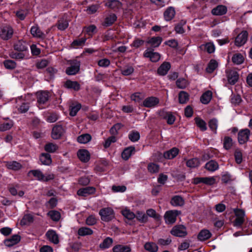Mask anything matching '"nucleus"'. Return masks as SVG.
Listing matches in <instances>:
<instances>
[{
  "label": "nucleus",
  "instance_id": "1",
  "mask_svg": "<svg viewBox=\"0 0 252 252\" xmlns=\"http://www.w3.org/2000/svg\"><path fill=\"white\" fill-rule=\"evenodd\" d=\"M31 175H33L36 179L43 182H47L54 178V175L53 174H48L44 175L40 170H32L28 173V175L30 176Z\"/></svg>",
  "mask_w": 252,
  "mask_h": 252
},
{
  "label": "nucleus",
  "instance_id": "2",
  "mask_svg": "<svg viewBox=\"0 0 252 252\" xmlns=\"http://www.w3.org/2000/svg\"><path fill=\"white\" fill-rule=\"evenodd\" d=\"M102 220L109 221L115 218V213L113 209L111 207H106L101 209L99 212Z\"/></svg>",
  "mask_w": 252,
  "mask_h": 252
},
{
  "label": "nucleus",
  "instance_id": "3",
  "mask_svg": "<svg viewBox=\"0 0 252 252\" xmlns=\"http://www.w3.org/2000/svg\"><path fill=\"white\" fill-rule=\"evenodd\" d=\"M70 66L66 69V73L69 75H73L77 73L80 70V62L77 60L68 61Z\"/></svg>",
  "mask_w": 252,
  "mask_h": 252
},
{
  "label": "nucleus",
  "instance_id": "4",
  "mask_svg": "<svg viewBox=\"0 0 252 252\" xmlns=\"http://www.w3.org/2000/svg\"><path fill=\"white\" fill-rule=\"evenodd\" d=\"M234 213L236 217L234 221V225L236 227H239L244 222V218L245 216V211L241 209L236 208L233 210Z\"/></svg>",
  "mask_w": 252,
  "mask_h": 252
},
{
  "label": "nucleus",
  "instance_id": "5",
  "mask_svg": "<svg viewBox=\"0 0 252 252\" xmlns=\"http://www.w3.org/2000/svg\"><path fill=\"white\" fill-rule=\"evenodd\" d=\"M159 103V99L155 96L147 97L140 104V106L147 108H154L158 105Z\"/></svg>",
  "mask_w": 252,
  "mask_h": 252
},
{
  "label": "nucleus",
  "instance_id": "6",
  "mask_svg": "<svg viewBox=\"0 0 252 252\" xmlns=\"http://www.w3.org/2000/svg\"><path fill=\"white\" fill-rule=\"evenodd\" d=\"M13 34V30L11 27L5 26L0 28V37L1 39L7 40L11 38Z\"/></svg>",
  "mask_w": 252,
  "mask_h": 252
},
{
  "label": "nucleus",
  "instance_id": "7",
  "mask_svg": "<svg viewBox=\"0 0 252 252\" xmlns=\"http://www.w3.org/2000/svg\"><path fill=\"white\" fill-rule=\"evenodd\" d=\"M181 214L180 211L177 210H170L167 211L164 215L165 222L172 224L176 221L177 217Z\"/></svg>",
  "mask_w": 252,
  "mask_h": 252
},
{
  "label": "nucleus",
  "instance_id": "8",
  "mask_svg": "<svg viewBox=\"0 0 252 252\" xmlns=\"http://www.w3.org/2000/svg\"><path fill=\"white\" fill-rule=\"evenodd\" d=\"M250 130L248 128L240 130L238 133V140L240 144H244L249 139Z\"/></svg>",
  "mask_w": 252,
  "mask_h": 252
},
{
  "label": "nucleus",
  "instance_id": "9",
  "mask_svg": "<svg viewBox=\"0 0 252 252\" xmlns=\"http://www.w3.org/2000/svg\"><path fill=\"white\" fill-rule=\"evenodd\" d=\"M171 233L177 237H184L187 235L186 228L183 225H176L171 230Z\"/></svg>",
  "mask_w": 252,
  "mask_h": 252
},
{
  "label": "nucleus",
  "instance_id": "10",
  "mask_svg": "<svg viewBox=\"0 0 252 252\" xmlns=\"http://www.w3.org/2000/svg\"><path fill=\"white\" fill-rule=\"evenodd\" d=\"M248 33L247 31H242L235 38V44L237 46L243 45L248 39Z\"/></svg>",
  "mask_w": 252,
  "mask_h": 252
},
{
  "label": "nucleus",
  "instance_id": "11",
  "mask_svg": "<svg viewBox=\"0 0 252 252\" xmlns=\"http://www.w3.org/2000/svg\"><path fill=\"white\" fill-rule=\"evenodd\" d=\"M228 83L231 85L235 84L239 78L238 72L233 70H228L226 71Z\"/></svg>",
  "mask_w": 252,
  "mask_h": 252
},
{
  "label": "nucleus",
  "instance_id": "12",
  "mask_svg": "<svg viewBox=\"0 0 252 252\" xmlns=\"http://www.w3.org/2000/svg\"><path fill=\"white\" fill-rule=\"evenodd\" d=\"M64 130L61 126H56L52 129L51 136L54 139H59L63 134Z\"/></svg>",
  "mask_w": 252,
  "mask_h": 252
},
{
  "label": "nucleus",
  "instance_id": "13",
  "mask_svg": "<svg viewBox=\"0 0 252 252\" xmlns=\"http://www.w3.org/2000/svg\"><path fill=\"white\" fill-rule=\"evenodd\" d=\"M105 5L114 10H117L122 8V3L117 0H108L105 1Z\"/></svg>",
  "mask_w": 252,
  "mask_h": 252
},
{
  "label": "nucleus",
  "instance_id": "14",
  "mask_svg": "<svg viewBox=\"0 0 252 252\" xmlns=\"http://www.w3.org/2000/svg\"><path fill=\"white\" fill-rule=\"evenodd\" d=\"M37 102L39 105L45 104L49 99V93L46 91H41L37 93Z\"/></svg>",
  "mask_w": 252,
  "mask_h": 252
},
{
  "label": "nucleus",
  "instance_id": "15",
  "mask_svg": "<svg viewBox=\"0 0 252 252\" xmlns=\"http://www.w3.org/2000/svg\"><path fill=\"white\" fill-rule=\"evenodd\" d=\"M77 156L79 159L84 162H88L90 158L89 151L85 149H80L77 152Z\"/></svg>",
  "mask_w": 252,
  "mask_h": 252
},
{
  "label": "nucleus",
  "instance_id": "16",
  "mask_svg": "<svg viewBox=\"0 0 252 252\" xmlns=\"http://www.w3.org/2000/svg\"><path fill=\"white\" fill-rule=\"evenodd\" d=\"M144 56L148 58L153 62H157L160 59V55L157 52H154L150 50H147L144 53Z\"/></svg>",
  "mask_w": 252,
  "mask_h": 252
},
{
  "label": "nucleus",
  "instance_id": "17",
  "mask_svg": "<svg viewBox=\"0 0 252 252\" xmlns=\"http://www.w3.org/2000/svg\"><path fill=\"white\" fill-rule=\"evenodd\" d=\"M95 189L94 187H88L79 189L77 194L80 196H86L88 195L94 193Z\"/></svg>",
  "mask_w": 252,
  "mask_h": 252
},
{
  "label": "nucleus",
  "instance_id": "18",
  "mask_svg": "<svg viewBox=\"0 0 252 252\" xmlns=\"http://www.w3.org/2000/svg\"><path fill=\"white\" fill-rule=\"evenodd\" d=\"M20 240V237L18 235H14L11 237L4 241V245L8 247H12L17 244Z\"/></svg>",
  "mask_w": 252,
  "mask_h": 252
},
{
  "label": "nucleus",
  "instance_id": "19",
  "mask_svg": "<svg viewBox=\"0 0 252 252\" xmlns=\"http://www.w3.org/2000/svg\"><path fill=\"white\" fill-rule=\"evenodd\" d=\"M179 152V150L178 148H173L171 149L164 152L163 154V157L166 159H173L178 155Z\"/></svg>",
  "mask_w": 252,
  "mask_h": 252
},
{
  "label": "nucleus",
  "instance_id": "20",
  "mask_svg": "<svg viewBox=\"0 0 252 252\" xmlns=\"http://www.w3.org/2000/svg\"><path fill=\"white\" fill-rule=\"evenodd\" d=\"M64 87L68 89H72L75 91H78L80 88V85L77 81L69 80L65 82Z\"/></svg>",
  "mask_w": 252,
  "mask_h": 252
},
{
  "label": "nucleus",
  "instance_id": "21",
  "mask_svg": "<svg viewBox=\"0 0 252 252\" xmlns=\"http://www.w3.org/2000/svg\"><path fill=\"white\" fill-rule=\"evenodd\" d=\"M46 236L51 242L56 244L59 243V237L55 231L52 230H48L46 233Z\"/></svg>",
  "mask_w": 252,
  "mask_h": 252
},
{
  "label": "nucleus",
  "instance_id": "22",
  "mask_svg": "<svg viewBox=\"0 0 252 252\" xmlns=\"http://www.w3.org/2000/svg\"><path fill=\"white\" fill-rule=\"evenodd\" d=\"M227 12V8L222 5H219L213 8L212 13L214 15L220 16L225 14Z\"/></svg>",
  "mask_w": 252,
  "mask_h": 252
},
{
  "label": "nucleus",
  "instance_id": "23",
  "mask_svg": "<svg viewBox=\"0 0 252 252\" xmlns=\"http://www.w3.org/2000/svg\"><path fill=\"white\" fill-rule=\"evenodd\" d=\"M175 10L173 7H169L164 12V17L166 21L171 20L175 16Z\"/></svg>",
  "mask_w": 252,
  "mask_h": 252
},
{
  "label": "nucleus",
  "instance_id": "24",
  "mask_svg": "<svg viewBox=\"0 0 252 252\" xmlns=\"http://www.w3.org/2000/svg\"><path fill=\"white\" fill-rule=\"evenodd\" d=\"M31 33L33 37L43 38L45 37V34L37 26H32L31 29Z\"/></svg>",
  "mask_w": 252,
  "mask_h": 252
},
{
  "label": "nucleus",
  "instance_id": "25",
  "mask_svg": "<svg viewBox=\"0 0 252 252\" xmlns=\"http://www.w3.org/2000/svg\"><path fill=\"white\" fill-rule=\"evenodd\" d=\"M170 67L171 66L169 63H163L158 69V74L160 75H166L170 68Z\"/></svg>",
  "mask_w": 252,
  "mask_h": 252
},
{
  "label": "nucleus",
  "instance_id": "26",
  "mask_svg": "<svg viewBox=\"0 0 252 252\" xmlns=\"http://www.w3.org/2000/svg\"><path fill=\"white\" fill-rule=\"evenodd\" d=\"M135 152V148L130 146L126 148L122 154V157L125 160H127Z\"/></svg>",
  "mask_w": 252,
  "mask_h": 252
},
{
  "label": "nucleus",
  "instance_id": "27",
  "mask_svg": "<svg viewBox=\"0 0 252 252\" xmlns=\"http://www.w3.org/2000/svg\"><path fill=\"white\" fill-rule=\"evenodd\" d=\"M14 49L19 51H26L28 49V44L23 40H19L15 44Z\"/></svg>",
  "mask_w": 252,
  "mask_h": 252
},
{
  "label": "nucleus",
  "instance_id": "28",
  "mask_svg": "<svg viewBox=\"0 0 252 252\" xmlns=\"http://www.w3.org/2000/svg\"><path fill=\"white\" fill-rule=\"evenodd\" d=\"M212 98V92L207 91L204 93L200 97L201 102L204 104H208Z\"/></svg>",
  "mask_w": 252,
  "mask_h": 252
},
{
  "label": "nucleus",
  "instance_id": "29",
  "mask_svg": "<svg viewBox=\"0 0 252 252\" xmlns=\"http://www.w3.org/2000/svg\"><path fill=\"white\" fill-rule=\"evenodd\" d=\"M219 165L218 163L214 160H211L205 164V168L211 172H214L219 169Z\"/></svg>",
  "mask_w": 252,
  "mask_h": 252
},
{
  "label": "nucleus",
  "instance_id": "30",
  "mask_svg": "<svg viewBox=\"0 0 252 252\" xmlns=\"http://www.w3.org/2000/svg\"><path fill=\"white\" fill-rule=\"evenodd\" d=\"M211 235L212 234L208 230L203 229L199 233L198 239L201 241H204L209 239Z\"/></svg>",
  "mask_w": 252,
  "mask_h": 252
},
{
  "label": "nucleus",
  "instance_id": "31",
  "mask_svg": "<svg viewBox=\"0 0 252 252\" xmlns=\"http://www.w3.org/2000/svg\"><path fill=\"white\" fill-rule=\"evenodd\" d=\"M121 213L125 218L129 220L133 219L136 217L135 214L127 207L123 208L121 210Z\"/></svg>",
  "mask_w": 252,
  "mask_h": 252
},
{
  "label": "nucleus",
  "instance_id": "32",
  "mask_svg": "<svg viewBox=\"0 0 252 252\" xmlns=\"http://www.w3.org/2000/svg\"><path fill=\"white\" fill-rule=\"evenodd\" d=\"M5 166L8 169L13 170H18L22 168V165L16 161L5 162Z\"/></svg>",
  "mask_w": 252,
  "mask_h": 252
},
{
  "label": "nucleus",
  "instance_id": "33",
  "mask_svg": "<svg viewBox=\"0 0 252 252\" xmlns=\"http://www.w3.org/2000/svg\"><path fill=\"white\" fill-rule=\"evenodd\" d=\"M170 202L174 206H181L184 205V200L181 196L176 195L172 197Z\"/></svg>",
  "mask_w": 252,
  "mask_h": 252
},
{
  "label": "nucleus",
  "instance_id": "34",
  "mask_svg": "<svg viewBox=\"0 0 252 252\" xmlns=\"http://www.w3.org/2000/svg\"><path fill=\"white\" fill-rule=\"evenodd\" d=\"M40 160L42 164L46 165H50L52 162L51 156L47 153L42 154L40 157Z\"/></svg>",
  "mask_w": 252,
  "mask_h": 252
},
{
  "label": "nucleus",
  "instance_id": "35",
  "mask_svg": "<svg viewBox=\"0 0 252 252\" xmlns=\"http://www.w3.org/2000/svg\"><path fill=\"white\" fill-rule=\"evenodd\" d=\"M117 17L115 14H110L106 17L103 23V25L105 27L110 26L114 23Z\"/></svg>",
  "mask_w": 252,
  "mask_h": 252
},
{
  "label": "nucleus",
  "instance_id": "36",
  "mask_svg": "<svg viewBox=\"0 0 252 252\" xmlns=\"http://www.w3.org/2000/svg\"><path fill=\"white\" fill-rule=\"evenodd\" d=\"M130 251L129 246L123 245H116L113 248V252H129Z\"/></svg>",
  "mask_w": 252,
  "mask_h": 252
},
{
  "label": "nucleus",
  "instance_id": "37",
  "mask_svg": "<svg viewBox=\"0 0 252 252\" xmlns=\"http://www.w3.org/2000/svg\"><path fill=\"white\" fill-rule=\"evenodd\" d=\"M92 139V136L89 134H83L79 136L77 138V141L81 144H86Z\"/></svg>",
  "mask_w": 252,
  "mask_h": 252
},
{
  "label": "nucleus",
  "instance_id": "38",
  "mask_svg": "<svg viewBox=\"0 0 252 252\" xmlns=\"http://www.w3.org/2000/svg\"><path fill=\"white\" fill-rule=\"evenodd\" d=\"M233 63L236 64H240L244 62V57L240 53H236L232 57Z\"/></svg>",
  "mask_w": 252,
  "mask_h": 252
},
{
  "label": "nucleus",
  "instance_id": "39",
  "mask_svg": "<svg viewBox=\"0 0 252 252\" xmlns=\"http://www.w3.org/2000/svg\"><path fill=\"white\" fill-rule=\"evenodd\" d=\"M200 164V160L197 158H192L189 159L186 162V165L189 168H195L198 167Z\"/></svg>",
  "mask_w": 252,
  "mask_h": 252
},
{
  "label": "nucleus",
  "instance_id": "40",
  "mask_svg": "<svg viewBox=\"0 0 252 252\" xmlns=\"http://www.w3.org/2000/svg\"><path fill=\"white\" fill-rule=\"evenodd\" d=\"M162 39L160 37H153L147 42L154 47H158L161 43Z\"/></svg>",
  "mask_w": 252,
  "mask_h": 252
},
{
  "label": "nucleus",
  "instance_id": "41",
  "mask_svg": "<svg viewBox=\"0 0 252 252\" xmlns=\"http://www.w3.org/2000/svg\"><path fill=\"white\" fill-rule=\"evenodd\" d=\"M218 66V62L215 60H211L206 68V71L209 73H212L217 68Z\"/></svg>",
  "mask_w": 252,
  "mask_h": 252
},
{
  "label": "nucleus",
  "instance_id": "42",
  "mask_svg": "<svg viewBox=\"0 0 252 252\" xmlns=\"http://www.w3.org/2000/svg\"><path fill=\"white\" fill-rule=\"evenodd\" d=\"M146 250L150 252H157L158 251V247L153 242H147L144 245Z\"/></svg>",
  "mask_w": 252,
  "mask_h": 252
},
{
  "label": "nucleus",
  "instance_id": "43",
  "mask_svg": "<svg viewBox=\"0 0 252 252\" xmlns=\"http://www.w3.org/2000/svg\"><path fill=\"white\" fill-rule=\"evenodd\" d=\"M57 26L59 30L63 31L68 26V21L64 18L61 19L58 21Z\"/></svg>",
  "mask_w": 252,
  "mask_h": 252
},
{
  "label": "nucleus",
  "instance_id": "44",
  "mask_svg": "<svg viewBox=\"0 0 252 252\" xmlns=\"http://www.w3.org/2000/svg\"><path fill=\"white\" fill-rule=\"evenodd\" d=\"M93 231L90 228L87 227H82L78 230V234L80 236H86L92 234Z\"/></svg>",
  "mask_w": 252,
  "mask_h": 252
},
{
  "label": "nucleus",
  "instance_id": "45",
  "mask_svg": "<svg viewBox=\"0 0 252 252\" xmlns=\"http://www.w3.org/2000/svg\"><path fill=\"white\" fill-rule=\"evenodd\" d=\"M13 125V123L11 120H8L4 122L0 125V130L5 131L9 129Z\"/></svg>",
  "mask_w": 252,
  "mask_h": 252
},
{
  "label": "nucleus",
  "instance_id": "46",
  "mask_svg": "<svg viewBox=\"0 0 252 252\" xmlns=\"http://www.w3.org/2000/svg\"><path fill=\"white\" fill-rule=\"evenodd\" d=\"M33 217L31 214L25 215L21 220L22 225H29L33 221Z\"/></svg>",
  "mask_w": 252,
  "mask_h": 252
},
{
  "label": "nucleus",
  "instance_id": "47",
  "mask_svg": "<svg viewBox=\"0 0 252 252\" xmlns=\"http://www.w3.org/2000/svg\"><path fill=\"white\" fill-rule=\"evenodd\" d=\"M145 95L141 93H135L131 95V99L137 103H141V100L144 98Z\"/></svg>",
  "mask_w": 252,
  "mask_h": 252
},
{
  "label": "nucleus",
  "instance_id": "48",
  "mask_svg": "<svg viewBox=\"0 0 252 252\" xmlns=\"http://www.w3.org/2000/svg\"><path fill=\"white\" fill-rule=\"evenodd\" d=\"M113 243V240L110 237H107L101 243L99 247L101 249H105L109 248Z\"/></svg>",
  "mask_w": 252,
  "mask_h": 252
},
{
  "label": "nucleus",
  "instance_id": "49",
  "mask_svg": "<svg viewBox=\"0 0 252 252\" xmlns=\"http://www.w3.org/2000/svg\"><path fill=\"white\" fill-rule=\"evenodd\" d=\"M201 49L204 48L207 52L210 54L213 53L215 51V45L212 43H207L205 45H202L200 46Z\"/></svg>",
  "mask_w": 252,
  "mask_h": 252
},
{
  "label": "nucleus",
  "instance_id": "50",
  "mask_svg": "<svg viewBox=\"0 0 252 252\" xmlns=\"http://www.w3.org/2000/svg\"><path fill=\"white\" fill-rule=\"evenodd\" d=\"M48 215L53 220L56 221H58L61 218L60 213L59 212L55 210L49 211L48 213Z\"/></svg>",
  "mask_w": 252,
  "mask_h": 252
},
{
  "label": "nucleus",
  "instance_id": "51",
  "mask_svg": "<svg viewBox=\"0 0 252 252\" xmlns=\"http://www.w3.org/2000/svg\"><path fill=\"white\" fill-rule=\"evenodd\" d=\"M189 100L188 94L184 91H181L179 94V102L182 104L186 103Z\"/></svg>",
  "mask_w": 252,
  "mask_h": 252
},
{
  "label": "nucleus",
  "instance_id": "52",
  "mask_svg": "<svg viewBox=\"0 0 252 252\" xmlns=\"http://www.w3.org/2000/svg\"><path fill=\"white\" fill-rule=\"evenodd\" d=\"M159 169V165L157 164L151 162L148 165V171L152 173H156L158 172Z\"/></svg>",
  "mask_w": 252,
  "mask_h": 252
},
{
  "label": "nucleus",
  "instance_id": "53",
  "mask_svg": "<svg viewBox=\"0 0 252 252\" xmlns=\"http://www.w3.org/2000/svg\"><path fill=\"white\" fill-rule=\"evenodd\" d=\"M195 121L197 126L199 127L201 130L205 131L207 129L206 124L203 120L199 118H196Z\"/></svg>",
  "mask_w": 252,
  "mask_h": 252
},
{
  "label": "nucleus",
  "instance_id": "54",
  "mask_svg": "<svg viewBox=\"0 0 252 252\" xmlns=\"http://www.w3.org/2000/svg\"><path fill=\"white\" fill-rule=\"evenodd\" d=\"M129 139L132 142L137 141L140 138V134L138 131H132L128 135Z\"/></svg>",
  "mask_w": 252,
  "mask_h": 252
},
{
  "label": "nucleus",
  "instance_id": "55",
  "mask_svg": "<svg viewBox=\"0 0 252 252\" xmlns=\"http://www.w3.org/2000/svg\"><path fill=\"white\" fill-rule=\"evenodd\" d=\"M123 75L127 76L131 74L134 71V68L131 66H126L121 70Z\"/></svg>",
  "mask_w": 252,
  "mask_h": 252
},
{
  "label": "nucleus",
  "instance_id": "56",
  "mask_svg": "<svg viewBox=\"0 0 252 252\" xmlns=\"http://www.w3.org/2000/svg\"><path fill=\"white\" fill-rule=\"evenodd\" d=\"M57 149V145L52 143L47 144L45 146V151L49 153H54Z\"/></svg>",
  "mask_w": 252,
  "mask_h": 252
},
{
  "label": "nucleus",
  "instance_id": "57",
  "mask_svg": "<svg viewBox=\"0 0 252 252\" xmlns=\"http://www.w3.org/2000/svg\"><path fill=\"white\" fill-rule=\"evenodd\" d=\"M232 146V139L228 136H225L223 140V147L226 149H229Z\"/></svg>",
  "mask_w": 252,
  "mask_h": 252
},
{
  "label": "nucleus",
  "instance_id": "58",
  "mask_svg": "<svg viewBox=\"0 0 252 252\" xmlns=\"http://www.w3.org/2000/svg\"><path fill=\"white\" fill-rule=\"evenodd\" d=\"M216 183V179L214 177H203V183L208 185L212 186Z\"/></svg>",
  "mask_w": 252,
  "mask_h": 252
},
{
  "label": "nucleus",
  "instance_id": "59",
  "mask_svg": "<svg viewBox=\"0 0 252 252\" xmlns=\"http://www.w3.org/2000/svg\"><path fill=\"white\" fill-rule=\"evenodd\" d=\"M137 220L142 222H145L147 220V216L143 212H137L136 217Z\"/></svg>",
  "mask_w": 252,
  "mask_h": 252
},
{
  "label": "nucleus",
  "instance_id": "60",
  "mask_svg": "<svg viewBox=\"0 0 252 252\" xmlns=\"http://www.w3.org/2000/svg\"><path fill=\"white\" fill-rule=\"evenodd\" d=\"M5 67L7 69H12L16 67V64L15 62L12 60H6L3 63Z\"/></svg>",
  "mask_w": 252,
  "mask_h": 252
},
{
  "label": "nucleus",
  "instance_id": "61",
  "mask_svg": "<svg viewBox=\"0 0 252 252\" xmlns=\"http://www.w3.org/2000/svg\"><path fill=\"white\" fill-rule=\"evenodd\" d=\"M176 85L179 88L184 89L187 86L188 83L186 79L179 78L176 81Z\"/></svg>",
  "mask_w": 252,
  "mask_h": 252
},
{
  "label": "nucleus",
  "instance_id": "62",
  "mask_svg": "<svg viewBox=\"0 0 252 252\" xmlns=\"http://www.w3.org/2000/svg\"><path fill=\"white\" fill-rule=\"evenodd\" d=\"M86 41V38L84 37L79 38L78 39H76L72 42V46L73 47H76L77 46H82L84 45Z\"/></svg>",
  "mask_w": 252,
  "mask_h": 252
},
{
  "label": "nucleus",
  "instance_id": "63",
  "mask_svg": "<svg viewBox=\"0 0 252 252\" xmlns=\"http://www.w3.org/2000/svg\"><path fill=\"white\" fill-rule=\"evenodd\" d=\"M164 118L167 119V123L169 125H172L175 120V116L171 112H167Z\"/></svg>",
  "mask_w": 252,
  "mask_h": 252
},
{
  "label": "nucleus",
  "instance_id": "64",
  "mask_svg": "<svg viewBox=\"0 0 252 252\" xmlns=\"http://www.w3.org/2000/svg\"><path fill=\"white\" fill-rule=\"evenodd\" d=\"M81 107V104H77L75 106H73L70 108V115L74 116L76 115L77 112L80 109Z\"/></svg>",
  "mask_w": 252,
  "mask_h": 252
}]
</instances>
